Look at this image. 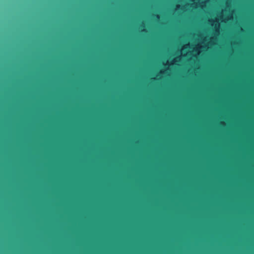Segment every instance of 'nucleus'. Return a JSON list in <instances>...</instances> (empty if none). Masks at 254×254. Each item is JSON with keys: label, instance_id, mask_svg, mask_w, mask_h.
I'll return each instance as SVG.
<instances>
[{"label": "nucleus", "instance_id": "obj_1", "mask_svg": "<svg viewBox=\"0 0 254 254\" xmlns=\"http://www.w3.org/2000/svg\"><path fill=\"white\" fill-rule=\"evenodd\" d=\"M153 16L154 17H155L157 19L159 18V16L158 14H154Z\"/></svg>", "mask_w": 254, "mask_h": 254}]
</instances>
